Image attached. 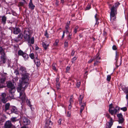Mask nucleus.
Wrapping results in <instances>:
<instances>
[{
	"label": "nucleus",
	"mask_w": 128,
	"mask_h": 128,
	"mask_svg": "<svg viewBox=\"0 0 128 128\" xmlns=\"http://www.w3.org/2000/svg\"><path fill=\"white\" fill-rule=\"evenodd\" d=\"M34 62L37 66L38 67L40 66V60L37 58H36L35 59Z\"/></svg>",
	"instance_id": "nucleus-24"
},
{
	"label": "nucleus",
	"mask_w": 128,
	"mask_h": 128,
	"mask_svg": "<svg viewBox=\"0 0 128 128\" xmlns=\"http://www.w3.org/2000/svg\"><path fill=\"white\" fill-rule=\"evenodd\" d=\"M35 7V6L32 0H30L28 5V8L31 10H33Z\"/></svg>",
	"instance_id": "nucleus-15"
},
{
	"label": "nucleus",
	"mask_w": 128,
	"mask_h": 128,
	"mask_svg": "<svg viewBox=\"0 0 128 128\" xmlns=\"http://www.w3.org/2000/svg\"><path fill=\"white\" fill-rule=\"evenodd\" d=\"M6 94L5 93H2L1 95V97L0 98H6Z\"/></svg>",
	"instance_id": "nucleus-42"
},
{
	"label": "nucleus",
	"mask_w": 128,
	"mask_h": 128,
	"mask_svg": "<svg viewBox=\"0 0 128 128\" xmlns=\"http://www.w3.org/2000/svg\"><path fill=\"white\" fill-rule=\"evenodd\" d=\"M10 106V104L9 103H6L5 105V108L4 110L5 112L6 111L9 109Z\"/></svg>",
	"instance_id": "nucleus-23"
},
{
	"label": "nucleus",
	"mask_w": 128,
	"mask_h": 128,
	"mask_svg": "<svg viewBox=\"0 0 128 128\" xmlns=\"http://www.w3.org/2000/svg\"><path fill=\"white\" fill-rule=\"evenodd\" d=\"M56 86L57 89L58 90L60 88V83L59 82L56 83Z\"/></svg>",
	"instance_id": "nucleus-48"
},
{
	"label": "nucleus",
	"mask_w": 128,
	"mask_h": 128,
	"mask_svg": "<svg viewBox=\"0 0 128 128\" xmlns=\"http://www.w3.org/2000/svg\"><path fill=\"white\" fill-rule=\"evenodd\" d=\"M26 103L27 104L28 106L29 107H31L32 106L31 104V103L30 102V100H26Z\"/></svg>",
	"instance_id": "nucleus-33"
},
{
	"label": "nucleus",
	"mask_w": 128,
	"mask_h": 128,
	"mask_svg": "<svg viewBox=\"0 0 128 128\" xmlns=\"http://www.w3.org/2000/svg\"><path fill=\"white\" fill-rule=\"evenodd\" d=\"M109 107L108 111L112 115H114V116H115V115L120 110V108L118 106H116L115 108L113 107L112 104V103L109 105Z\"/></svg>",
	"instance_id": "nucleus-4"
},
{
	"label": "nucleus",
	"mask_w": 128,
	"mask_h": 128,
	"mask_svg": "<svg viewBox=\"0 0 128 128\" xmlns=\"http://www.w3.org/2000/svg\"><path fill=\"white\" fill-rule=\"evenodd\" d=\"M23 124L24 125H27L29 124L30 121L27 118L24 116L22 118Z\"/></svg>",
	"instance_id": "nucleus-16"
},
{
	"label": "nucleus",
	"mask_w": 128,
	"mask_h": 128,
	"mask_svg": "<svg viewBox=\"0 0 128 128\" xmlns=\"http://www.w3.org/2000/svg\"><path fill=\"white\" fill-rule=\"evenodd\" d=\"M69 28V25L68 24L66 25L65 27V31L66 34H67L68 33H69L70 32L68 31V29Z\"/></svg>",
	"instance_id": "nucleus-29"
},
{
	"label": "nucleus",
	"mask_w": 128,
	"mask_h": 128,
	"mask_svg": "<svg viewBox=\"0 0 128 128\" xmlns=\"http://www.w3.org/2000/svg\"><path fill=\"white\" fill-rule=\"evenodd\" d=\"M18 56H22L25 60H26L29 58L28 55L20 50L18 51Z\"/></svg>",
	"instance_id": "nucleus-7"
},
{
	"label": "nucleus",
	"mask_w": 128,
	"mask_h": 128,
	"mask_svg": "<svg viewBox=\"0 0 128 128\" xmlns=\"http://www.w3.org/2000/svg\"><path fill=\"white\" fill-rule=\"evenodd\" d=\"M93 58L94 62V66L98 65V64L100 62V59L101 58L99 56V54H97Z\"/></svg>",
	"instance_id": "nucleus-9"
},
{
	"label": "nucleus",
	"mask_w": 128,
	"mask_h": 128,
	"mask_svg": "<svg viewBox=\"0 0 128 128\" xmlns=\"http://www.w3.org/2000/svg\"><path fill=\"white\" fill-rule=\"evenodd\" d=\"M59 41L58 40H56L54 44L56 46L57 45L58 42Z\"/></svg>",
	"instance_id": "nucleus-54"
},
{
	"label": "nucleus",
	"mask_w": 128,
	"mask_h": 128,
	"mask_svg": "<svg viewBox=\"0 0 128 128\" xmlns=\"http://www.w3.org/2000/svg\"><path fill=\"white\" fill-rule=\"evenodd\" d=\"M13 126L11 121L8 120L6 121L4 126V128H11Z\"/></svg>",
	"instance_id": "nucleus-11"
},
{
	"label": "nucleus",
	"mask_w": 128,
	"mask_h": 128,
	"mask_svg": "<svg viewBox=\"0 0 128 128\" xmlns=\"http://www.w3.org/2000/svg\"><path fill=\"white\" fill-rule=\"evenodd\" d=\"M52 122L50 120H47L46 123L44 128H51L50 126V125H52Z\"/></svg>",
	"instance_id": "nucleus-17"
},
{
	"label": "nucleus",
	"mask_w": 128,
	"mask_h": 128,
	"mask_svg": "<svg viewBox=\"0 0 128 128\" xmlns=\"http://www.w3.org/2000/svg\"><path fill=\"white\" fill-rule=\"evenodd\" d=\"M76 57H74L72 59V62L73 63L74 62L76 59Z\"/></svg>",
	"instance_id": "nucleus-50"
},
{
	"label": "nucleus",
	"mask_w": 128,
	"mask_h": 128,
	"mask_svg": "<svg viewBox=\"0 0 128 128\" xmlns=\"http://www.w3.org/2000/svg\"><path fill=\"white\" fill-rule=\"evenodd\" d=\"M83 96L82 95H80V96L79 98H78V101L79 102V104L80 105L82 104V100L83 98Z\"/></svg>",
	"instance_id": "nucleus-28"
},
{
	"label": "nucleus",
	"mask_w": 128,
	"mask_h": 128,
	"mask_svg": "<svg viewBox=\"0 0 128 128\" xmlns=\"http://www.w3.org/2000/svg\"><path fill=\"white\" fill-rule=\"evenodd\" d=\"M86 104L85 102L82 105L81 104L80 108V113H82L84 110V106H86Z\"/></svg>",
	"instance_id": "nucleus-27"
},
{
	"label": "nucleus",
	"mask_w": 128,
	"mask_h": 128,
	"mask_svg": "<svg viewBox=\"0 0 128 128\" xmlns=\"http://www.w3.org/2000/svg\"><path fill=\"white\" fill-rule=\"evenodd\" d=\"M122 90L124 91V92L126 94H128V87H126L124 86V87L122 86Z\"/></svg>",
	"instance_id": "nucleus-20"
},
{
	"label": "nucleus",
	"mask_w": 128,
	"mask_h": 128,
	"mask_svg": "<svg viewBox=\"0 0 128 128\" xmlns=\"http://www.w3.org/2000/svg\"><path fill=\"white\" fill-rule=\"evenodd\" d=\"M71 107L72 106H71V104H70L68 105V110H70L71 109Z\"/></svg>",
	"instance_id": "nucleus-61"
},
{
	"label": "nucleus",
	"mask_w": 128,
	"mask_h": 128,
	"mask_svg": "<svg viewBox=\"0 0 128 128\" xmlns=\"http://www.w3.org/2000/svg\"><path fill=\"white\" fill-rule=\"evenodd\" d=\"M31 44H33L34 43V37L32 38L30 40Z\"/></svg>",
	"instance_id": "nucleus-40"
},
{
	"label": "nucleus",
	"mask_w": 128,
	"mask_h": 128,
	"mask_svg": "<svg viewBox=\"0 0 128 128\" xmlns=\"http://www.w3.org/2000/svg\"><path fill=\"white\" fill-rule=\"evenodd\" d=\"M56 65L55 64H52V69L55 71L57 70L56 68Z\"/></svg>",
	"instance_id": "nucleus-36"
},
{
	"label": "nucleus",
	"mask_w": 128,
	"mask_h": 128,
	"mask_svg": "<svg viewBox=\"0 0 128 128\" xmlns=\"http://www.w3.org/2000/svg\"><path fill=\"white\" fill-rule=\"evenodd\" d=\"M7 86L10 88L9 90V94L8 97H9L10 99H13L14 97V93L16 91L15 87L11 81L8 82L7 84Z\"/></svg>",
	"instance_id": "nucleus-3"
},
{
	"label": "nucleus",
	"mask_w": 128,
	"mask_h": 128,
	"mask_svg": "<svg viewBox=\"0 0 128 128\" xmlns=\"http://www.w3.org/2000/svg\"><path fill=\"white\" fill-rule=\"evenodd\" d=\"M112 49L114 50H116L117 49L116 46L115 45H114L112 47Z\"/></svg>",
	"instance_id": "nucleus-49"
},
{
	"label": "nucleus",
	"mask_w": 128,
	"mask_h": 128,
	"mask_svg": "<svg viewBox=\"0 0 128 128\" xmlns=\"http://www.w3.org/2000/svg\"><path fill=\"white\" fill-rule=\"evenodd\" d=\"M11 28L12 29H11V30H13V32L14 34H18L20 31V28L18 27H16L15 28L12 27Z\"/></svg>",
	"instance_id": "nucleus-14"
},
{
	"label": "nucleus",
	"mask_w": 128,
	"mask_h": 128,
	"mask_svg": "<svg viewBox=\"0 0 128 128\" xmlns=\"http://www.w3.org/2000/svg\"><path fill=\"white\" fill-rule=\"evenodd\" d=\"M74 50H72L71 52V55L72 56H73L74 54Z\"/></svg>",
	"instance_id": "nucleus-59"
},
{
	"label": "nucleus",
	"mask_w": 128,
	"mask_h": 128,
	"mask_svg": "<svg viewBox=\"0 0 128 128\" xmlns=\"http://www.w3.org/2000/svg\"><path fill=\"white\" fill-rule=\"evenodd\" d=\"M94 60V58H93V59H91L89 60L88 61V62L89 63H90L92 62Z\"/></svg>",
	"instance_id": "nucleus-55"
},
{
	"label": "nucleus",
	"mask_w": 128,
	"mask_h": 128,
	"mask_svg": "<svg viewBox=\"0 0 128 128\" xmlns=\"http://www.w3.org/2000/svg\"><path fill=\"white\" fill-rule=\"evenodd\" d=\"M120 109L124 112L126 111L127 110V108L126 107L121 108Z\"/></svg>",
	"instance_id": "nucleus-41"
},
{
	"label": "nucleus",
	"mask_w": 128,
	"mask_h": 128,
	"mask_svg": "<svg viewBox=\"0 0 128 128\" xmlns=\"http://www.w3.org/2000/svg\"><path fill=\"white\" fill-rule=\"evenodd\" d=\"M70 67H69V66H67V67H66V72H68V71L70 70Z\"/></svg>",
	"instance_id": "nucleus-56"
},
{
	"label": "nucleus",
	"mask_w": 128,
	"mask_h": 128,
	"mask_svg": "<svg viewBox=\"0 0 128 128\" xmlns=\"http://www.w3.org/2000/svg\"><path fill=\"white\" fill-rule=\"evenodd\" d=\"M23 35L22 33H20L18 36L17 37H16L14 39V40L16 42H18L20 41L22 39Z\"/></svg>",
	"instance_id": "nucleus-13"
},
{
	"label": "nucleus",
	"mask_w": 128,
	"mask_h": 128,
	"mask_svg": "<svg viewBox=\"0 0 128 128\" xmlns=\"http://www.w3.org/2000/svg\"><path fill=\"white\" fill-rule=\"evenodd\" d=\"M106 117L108 118H110V120L106 124L108 128H110L113 124L114 122V120L112 118L110 117V116L108 114H106Z\"/></svg>",
	"instance_id": "nucleus-6"
},
{
	"label": "nucleus",
	"mask_w": 128,
	"mask_h": 128,
	"mask_svg": "<svg viewBox=\"0 0 128 128\" xmlns=\"http://www.w3.org/2000/svg\"><path fill=\"white\" fill-rule=\"evenodd\" d=\"M64 35H65V34H62V38H64Z\"/></svg>",
	"instance_id": "nucleus-64"
},
{
	"label": "nucleus",
	"mask_w": 128,
	"mask_h": 128,
	"mask_svg": "<svg viewBox=\"0 0 128 128\" xmlns=\"http://www.w3.org/2000/svg\"><path fill=\"white\" fill-rule=\"evenodd\" d=\"M12 113H14L16 114H18L19 112L17 108L15 106H12L11 110Z\"/></svg>",
	"instance_id": "nucleus-18"
},
{
	"label": "nucleus",
	"mask_w": 128,
	"mask_h": 128,
	"mask_svg": "<svg viewBox=\"0 0 128 128\" xmlns=\"http://www.w3.org/2000/svg\"><path fill=\"white\" fill-rule=\"evenodd\" d=\"M117 128H122V126H117Z\"/></svg>",
	"instance_id": "nucleus-63"
},
{
	"label": "nucleus",
	"mask_w": 128,
	"mask_h": 128,
	"mask_svg": "<svg viewBox=\"0 0 128 128\" xmlns=\"http://www.w3.org/2000/svg\"><path fill=\"white\" fill-rule=\"evenodd\" d=\"M14 73L16 74V76H18L19 74L18 71L17 70H14Z\"/></svg>",
	"instance_id": "nucleus-45"
},
{
	"label": "nucleus",
	"mask_w": 128,
	"mask_h": 128,
	"mask_svg": "<svg viewBox=\"0 0 128 128\" xmlns=\"http://www.w3.org/2000/svg\"><path fill=\"white\" fill-rule=\"evenodd\" d=\"M91 8V5L90 4L88 5L86 8V10H88L90 9Z\"/></svg>",
	"instance_id": "nucleus-44"
},
{
	"label": "nucleus",
	"mask_w": 128,
	"mask_h": 128,
	"mask_svg": "<svg viewBox=\"0 0 128 128\" xmlns=\"http://www.w3.org/2000/svg\"><path fill=\"white\" fill-rule=\"evenodd\" d=\"M58 0H56V4L57 6H58Z\"/></svg>",
	"instance_id": "nucleus-62"
},
{
	"label": "nucleus",
	"mask_w": 128,
	"mask_h": 128,
	"mask_svg": "<svg viewBox=\"0 0 128 128\" xmlns=\"http://www.w3.org/2000/svg\"><path fill=\"white\" fill-rule=\"evenodd\" d=\"M1 56L0 57L1 62L2 63L4 64L6 62V56L4 52H3L1 54Z\"/></svg>",
	"instance_id": "nucleus-12"
},
{
	"label": "nucleus",
	"mask_w": 128,
	"mask_h": 128,
	"mask_svg": "<svg viewBox=\"0 0 128 128\" xmlns=\"http://www.w3.org/2000/svg\"><path fill=\"white\" fill-rule=\"evenodd\" d=\"M62 120L61 119H60L58 121V123L60 124L61 123Z\"/></svg>",
	"instance_id": "nucleus-60"
},
{
	"label": "nucleus",
	"mask_w": 128,
	"mask_h": 128,
	"mask_svg": "<svg viewBox=\"0 0 128 128\" xmlns=\"http://www.w3.org/2000/svg\"><path fill=\"white\" fill-rule=\"evenodd\" d=\"M59 77L58 76L56 80V83H59L58 82L59 80Z\"/></svg>",
	"instance_id": "nucleus-53"
},
{
	"label": "nucleus",
	"mask_w": 128,
	"mask_h": 128,
	"mask_svg": "<svg viewBox=\"0 0 128 128\" xmlns=\"http://www.w3.org/2000/svg\"><path fill=\"white\" fill-rule=\"evenodd\" d=\"M115 58V60L116 61V63L117 64V61L119 55L118 54L117 51H116Z\"/></svg>",
	"instance_id": "nucleus-30"
},
{
	"label": "nucleus",
	"mask_w": 128,
	"mask_h": 128,
	"mask_svg": "<svg viewBox=\"0 0 128 128\" xmlns=\"http://www.w3.org/2000/svg\"><path fill=\"white\" fill-rule=\"evenodd\" d=\"M128 30L126 33V34L127 36H128V18L127 21Z\"/></svg>",
	"instance_id": "nucleus-51"
},
{
	"label": "nucleus",
	"mask_w": 128,
	"mask_h": 128,
	"mask_svg": "<svg viewBox=\"0 0 128 128\" xmlns=\"http://www.w3.org/2000/svg\"><path fill=\"white\" fill-rule=\"evenodd\" d=\"M68 40H66L64 42V47L65 48H67L68 46Z\"/></svg>",
	"instance_id": "nucleus-34"
},
{
	"label": "nucleus",
	"mask_w": 128,
	"mask_h": 128,
	"mask_svg": "<svg viewBox=\"0 0 128 128\" xmlns=\"http://www.w3.org/2000/svg\"><path fill=\"white\" fill-rule=\"evenodd\" d=\"M30 56L32 59H34V54L33 53H32L30 54Z\"/></svg>",
	"instance_id": "nucleus-43"
},
{
	"label": "nucleus",
	"mask_w": 128,
	"mask_h": 128,
	"mask_svg": "<svg viewBox=\"0 0 128 128\" xmlns=\"http://www.w3.org/2000/svg\"><path fill=\"white\" fill-rule=\"evenodd\" d=\"M19 70L20 73L22 75L29 74L27 72L26 68L22 66H20Z\"/></svg>",
	"instance_id": "nucleus-10"
},
{
	"label": "nucleus",
	"mask_w": 128,
	"mask_h": 128,
	"mask_svg": "<svg viewBox=\"0 0 128 128\" xmlns=\"http://www.w3.org/2000/svg\"><path fill=\"white\" fill-rule=\"evenodd\" d=\"M120 3L118 2L115 3L110 8V20L113 22V21L116 20V15L117 14V8Z\"/></svg>",
	"instance_id": "nucleus-2"
},
{
	"label": "nucleus",
	"mask_w": 128,
	"mask_h": 128,
	"mask_svg": "<svg viewBox=\"0 0 128 128\" xmlns=\"http://www.w3.org/2000/svg\"><path fill=\"white\" fill-rule=\"evenodd\" d=\"M10 121H11V122H12L14 123L16 121H18V120L17 119L16 117H12L10 119Z\"/></svg>",
	"instance_id": "nucleus-26"
},
{
	"label": "nucleus",
	"mask_w": 128,
	"mask_h": 128,
	"mask_svg": "<svg viewBox=\"0 0 128 128\" xmlns=\"http://www.w3.org/2000/svg\"><path fill=\"white\" fill-rule=\"evenodd\" d=\"M71 97H72V96H71ZM73 102V100H72V97L70 98V104H71V103Z\"/></svg>",
	"instance_id": "nucleus-58"
},
{
	"label": "nucleus",
	"mask_w": 128,
	"mask_h": 128,
	"mask_svg": "<svg viewBox=\"0 0 128 128\" xmlns=\"http://www.w3.org/2000/svg\"><path fill=\"white\" fill-rule=\"evenodd\" d=\"M42 44L45 50H46L48 48V44H46L44 42H42Z\"/></svg>",
	"instance_id": "nucleus-25"
},
{
	"label": "nucleus",
	"mask_w": 128,
	"mask_h": 128,
	"mask_svg": "<svg viewBox=\"0 0 128 128\" xmlns=\"http://www.w3.org/2000/svg\"><path fill=\"white\" fill-rule=\"evenodd\" d=\"M3 52H4V50L3 49L2 47L0 46V53L1 54Z\"/></svg>",
	"instance_id": "nucleus-47"
},
{
	"label": "nucleus",
	"mask_w": 128,
	"mask_h": 128,
	"mask_svg": "<svg viewBox=\"0 0 128 128\" xmlns=\"http://www.w3.org/2000/svg\"><path fill=\"white\" fill-rule=\"evenodd\" d=\"M72 34L71 33V32H70L66 36L67 39L66 40L68 41H70L72 38Z\"/></svg>",
	"instance_id": "nucleus-21"
},
{
	"label": "nucleus",
	"mask_w": 128,
	"mask_h": 128,
	"mask_svg": "<svg viewBox=\"0 0 128 128\" xmlns=\"http://www.w3.org/2000/svg\"><path fill=\"white\" fill-rule=\"evenodd\" d=\"M111 78V76L110 75H108L107 76L106 80L110 82V81Z\"/></svg>",
	"instance_id": "nucleus-37"
},
{
	"label": "nucleus",
	"mask_w": 128,
	"mask_h": 128,
	"mask_svg": "<svg viewBox=\"0 0 128 128\" xmlns=\"http://www.w3.org/2000/svg\"><path fill=\"white\" fill-rule=\"evenodd\" d=\"M29 75V74H27L22 75V83L18 86L17 88L18 92L20 93V98L22 101L26 99V96L24 92V90L28 86Z\"/></svg>",
	"instance_id": "nucleus-1"
},
{
	"label": "nucleus",
	"mask_w": 128,
	"mask_h": 128,
	"mask_svg": "<svg viewBox=\"0 0 128 128\" xmlns=\"http://www.w3.org/2000/svg\"><path fill=\"white\" fill-rule=\"evenodd\" d=\"M98 17V15L97 14H96L94 16L96 21V23L95 24V25H98L99 23V22L98 21L99 20Z\"/></svg>",
	"instance_id": "nucleus-22"
},
{
	"label": "nucleus",
	"mask_w": 128,
	"mask_h": 128,
	"mask_svg": "<svg viewBox=\"0 0 128 128\" xmlns=\"http://www.w3.org/2000/svg\"><path fill=\"white\" fill-rule=\"evenodd\" d=\"M71 112L70 111H68L67 114V116L68 117H70V116Z\"/></svg>",
	"instance_id": "nucleus-52"
},
{
	"label": "nucleus",
	"mask_w": 128,
	"mask_h": 128,
	"mask_svg": "<svg viewBox=\"0 0 128 128\" xmlns=\"http://www.w3.org/2000/svg\"><path fill=\"white\" fill-rule=\"evenodd\" d=\"M25 3L22 2H20L18 4V6H22Z\"/></svg>",
	"instance_id": "nucleus-38"
},
{
	"label": "nucleus",
	"mask_w": 128,
	"mask_h": 128,
	"mask_svg": "<svg viewBox=\"0 0 128 128\" xmlns=\"http://www.w3.org/2000/svg\"><path fill=\"white\" fill-rule=\"evenodd\" d=\"M78 26H76L75 28L74 29V34H76L77 32V30L78 29Z\"/></svg>",
	"instance_id": "nucleus-39"
},
{
	"label": "nucleus",
	"mask_w": 128,
	"mask_h": 128,
	"mask_svg": "<svg viewBox=\"0 0 128 128\" xmlns=\"http://www.w3.org/2000/svg\"><path fill=\"white\" fill-rule=\"evenodd\" d=\"M81 84L80 82L78 80H77V83L76 84V86L78 88H79Z\"/></svg>",
	"instance_id": "nucleus-35"
},
{
	"label": "nucleus",
	"mask_w": 128,
	"mask_h": 128,
	"mask_svg": "<svg viewBox=\"0 0 128 128\" xmlns=\"http://www.w3.org/2000/svg\"><path fill=\"white\" fill-rule=\"evenodd\" d=\"M6 74H7L6 73H4L3 74H2V77H5L6 78Z\"/></svg>",
	"instance_id": "nucleus-57"
},
{
	"label": "nucleus",
	"mask_w": 128,
	"mask_h": 128,
	"mask_svg": "<svg viewBox=\"0 0 128 128\" xmlns=\"http://www.w3.org/2000/svg\"><path fill=\"white\" fill-rule=\"evenodd\" d=\"M44 35L47 38H48V35L47 32V31L46 30L45 32Z\"/></svg>",
	"instance_id": "nucleus-46"
},
{
	"label": "nucleus",
	"mask_w": 128,
	"mask_h": 128,
	"mask_svg": "<svg viewBox=\"0 0 128 128\" xmlns=\"http://www.w3.org/2000/svg\"><path fill=\"white\" fill-rule=\"evenodd\" d=\"M7 18L5 15H4L1 17V23L4 25L6 24Z\"/></svg>",
	"instance_id": "nucleus-19"
},
{
	"label": "nucleus",
	"mask_w": 128,
	"mask_h": 128,
	"mask_svg": "<svg viewBox=\"0 0 128 128\" xmlns=\"http://www.w3.org/2000/svg\"><path fill=\"white\" fill-rule=\"evenodd\" d=\"M117 116L118 118V122L119 124H121L122 125L124 124V119L123 118V115L121 113L118 114L117 115Z\"/></svg>",
	"instance_id": "nucleus-8"
},
{
	"label": "nucleus",
	"mask_w": 128,
	"mask_h": 128,
	"mask_svg": "<svg viewBox=\"0 0 128 128\" xmlns=\"http://www.w3.org/2000/svg\"><path fill=\"white\" fill-rule=\"evenodd\" d=\"M24 38L28 40V42L30 41L31 34L29 30L27 28L26 29L24 32Z\"/></svg>",
	"instance_id": "nucleus-5"
},
{
	"label": "nucleus",
	"mask_w": 128,
	"mask_h": 128,
	"mask_svg": "<svg viewBox=\"0 0 128 128\" xmlns=\"http://www.w3.org/2000/svg\"><path fill=\"white\" fill-rule=\"evenodd\" d=\"M1 100L2 102L4 103H5L7 101V99L6 98H1Z\"/></svg>",
	"instance_id": "nucleus-32"
},
{
	"label": "nucleus",
	"mask_w": 128,
	"mask_h": 128,
	"mask_svg": "<svg viewBox=\"0 0 128 128\" xmlns=\"http://www.w3.org/2000/svg\"><path fill=\"white\" fill-rule=\"evenodd\" d=\"M6 79V78L5 77H2V78H1L0 82L1 83H3L5 82Z\"/></svg>",
	"instance_id": "nucleus-31"
}]
</instances>
